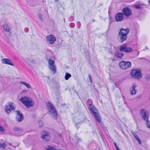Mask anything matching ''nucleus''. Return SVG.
I'll use <instances>...</instances> for the list:
<instances>
[{"instance_id":"nucleus-40","label":"nucleus","mask_w":150,"mask_h":150,"mask_svg":"<svg viewBox=\"0 0 150 150\" xmlns=\"http://www.w3.org/2000/svg\"><path fill=\"white\" fill-rule=\"evenodd\" d=\"M77 24L78 25H79V27H78V28H79L80 27V26H81V23H80V22H77Z\"/></svg>"},{"instance_id":"nucleus-23","label":"nucleus","mask_w":150,"mask_h":150,"mask_svg":"<svg viewBox=\"0 0 150 150\" xmlns=\"http://www.w3.org/2000/svg\"><path fill=\"white\" fill-rule=\"evenodd\" d=\"M13 103L12 102H9L8 104V106L10 110L13 109L14 108V106L13 105Z\"/></svg>"},{"instance_id":"nucleus-12","label":"nucleus","mask_w":150,"mask_h":150,"mask_svg":"<svg viewBox=\"0 0 150 150\" xmlns=\"http://www.w3.org/2000/svg\"><path fill=\"white\" fill-rule=\"evenodd\" d=\"M115 18L117 22H120L124 19L123 14L121 12L118 13L115 15Z\"/></svg>"},{"instance_id":"nucleus-14","label":"nucleus","mask_w":150,"mask_h":150,"mask_svg":"<svg viewBox=\"0 0 150 150\" xmlns=\"http://www.w3.org/2000/svg\"><path fill=\"white\" fill-rule=\"evenodd\" d=\"M137 87V86L135 83L133 84L132 87L130 88V93L132 95L136 94V92L135 88Z\"/></svg>"},{"instance_id":"nucleus-10","label":"nucleus","mask_w":150,"mask_h":150,"mask_svg":"<svg viewBox=\"0 0 150 150\" xmlns=\"http://www.w3.org/2000/svg\"><path fill=\"white\" fill-rule=\"evenodd\" d=\"M16 121L18 122H20L22 121L24 119V117L23 114L19 110L16 111Z\"/></svg>"},{"instance_id":"nucleus-48","label":"nucleus","mask_w":150,"mask_h":150,"mask_svg":"<svg viewBox=\"0 0 150 150\" xmlns=\"http://www.w3.org/2000/svg\"><path fill=\"white\" fill-rule=\"evenodd\" d=\"M138 54H139V52L138 51Z\"/></svg>"},{"instance_id":"nucleus-2","label":"nucleus","mask_w":150,"mask_h":150,"mask_svg":"<svg viewBox=\"0 0 150 150\" xmlns=\"http://www.w3.org/2000/svg\"><path fill=\"white\" fill-rule=\"evenodd\" d=\"M20 100L27 108L33 107L34 105L33 100L30 98L26 97H22L19 99Z\"/></svg>"},{"instance_id":"nucleus-1","label":"nucleus","mask_w":150,"mask_h":150,"mask_svg":"<svg viewBox=\"0 0 150 150\" xmlns=\"http://www.w3.org/2000/svg\"><path fill=\"white\" fill-rule=\"evenodd\" d=\"M45 59L47 61L50 69L53 74H55L57 72V68L55 63V58L53 57H48L46 54L45 55Z\"/></svg>"},{"instance_id":"nucleus-35","label":"nucleus","mask_w":150,"mask_h":150,"mask_svg":"<svg viewBox=\"0 0 150 150\" xmlns=\"http://www.w3.org/2000/svg\"><path fill=\"white\" fill-rule=\"evenodd\" d=\"M114 145L115 146V147L116 149L117 150H120L119 149V148L118 147V146L117 145L116 143L115 142L114 143Z\"/></svg>"},{"instance_id":"nucleus-16","label":"nucleus","mask_w":150,"mask_h":150,"mask_svg":"<svg viewBox=\"0 0 150 150\" xmlns=\"http://www.w3.org/2000/svg\"><path fill=\"white\" fill-rule=\"evenodd\" d=\"M47 40L49 44H53L56 40V38H47Z\"/></svg>"},{"instance_id":"nucleus-43","label":"nucleus","mask_w":150,"mask_h":150,"mask_svg":"<svg viewBox=\"0 0 150 150\" xmlns=\"http://www.w3.org/2000/svg\"><path fill=\"white\" fill-rule=\"evenodd\" d=\"M95 21V19H93L92 20V22H94Z\"/></svg>"},{"instance_id":"nucleus-15","label":"nucleus","mask_w":150,"mask_h":150,"mask_svg":"<svg viewBox=\"0 0 150 150\" xmlns=\"http://www.w3.org/2000/svg\"><path fill=\"white\" fill-rule=\"evenodd\" d=\"M4 30L6 32L10 33V28L9 25L6 24H4L3 25Z\"/></svg>"},{"instance_id":"nucleus-6","label":"nucleus","mask_w":150,"mask_h":150,"mask_svg":"<svg viewBox=\"0 0 150 150\" xmlns=\"http://www.w3.org/2000/svg\"><path fill=\"white\" fill-rule=\"evenodd\" d=\"M131 75L135 78L139 79L141 77V73L139 69H133L131 72Z\"/></svg>"},{"instance_id":"nucleus-7","label":"nucleus","mask_w":150,"mask_h":150,"mask_svg":"<svg viewBox=\"0 0 150 150\" xmlns=\"http://www.w3.org/2000/svg\"><path fill=\"white\" fill-rule=\"evenodd\" d=\"M120 30L119 33V35L121 36L122 38H127V35L129 32V28H121Z\"/></svg>"},{"instance_id":"nucleus-49","label":"nucleus","mask_w":150,"mask_h":150,"mask_svg":"<svg viewBox=\"0 0 150 150\" xmlns=\"http://www.w3.org/2000/svg\"><path fill=\"white\" fill-rule=\"evenodd\" d=\"M55 0L56 1H57V0Z\"/></svg>"},{"instance_id":"nucleus-29","label":"nucleus","mask_w":150,"mask_h":150,"mask_svg":"<svg viewBox=\"0 0 150 150\" xmlns=\"http://www.w3.org/2000/svg\"><path fill=\"white\" fill-rule=\"evenodd\" d=\"M6 147V145L5 144V143H3L2 144L0 143V148H2L3 149H4Z\"/></svg>"},{"instance_id":"nucleus-36","label":"nucleus","mask_w":150,"mask_h":150,"mask_svg":"<svg viewBox=\"0 0 150 150\" xmlns=\"http://www.w3.org/2000/svg\"><path fill=\"white\" fill-rule=\"evenodd\" d=\"M4 131L3 127L0 126V132H3Z\"/></svg>"},{"instance_id":"nucleus-24","label":"nucleus","mask_w":150,"mask_h":150,"mask_svg":"<svg viewBox=\"0 0 150 150\" xmlns=\"http://www.w3.org/2000/svg\"><path fill=\"white\" fill-rule=\"evenodd\" d=\"M132 49L130 47H127L126 48V49L125 51V52H129L132 51Z\"/></svg>"},{"instance_id":"nucleus-3","label":"nucleus","mask_w":150,"mask_h":150,"mask_svg":"<svg viewBox=\"0 0 150 150\" xmlns=\"http://www.w3.org/2000/svg\"><path fill=\"white\" fill-rule=\"evenodd\" d=\"M47 107L48 112L50 115L54 119H56L57 117V114L54 105L51 102H48Z\"/></svg>"},{"instance_id":"nucleus-22","label":"nucleus","mask_w":150,"mask_h":150,"mask_svg":"<svg viewBox=\"0 0 150 150\" xmlns=\"http://www.w3.org/2000/svg\"><path fill=\"white\" fill-rule=\"evenodd\" d=\"M21 83L25 85L28 88H30L31 87L30 85L28 83L24 82H21Z\"/></svg>"},{"instance_id":"nucleus-18","label":"nucleus","mask_w":150,"mask_h":150,"mask_svg":"<svg viewBox=\"0 0 150 150\" xmlns=\"http://www.w3.org/2000/svg\"><path fill=\"white\" fill-rule=\"evenodd\" d=\"M4 110L5 112L7 114H9L10 112V110L8 105H6L4 108Z\"/></svg>"},{"instance_id":"nucleus-20","label":"nucleus","mask_w":150,"mask_h":150,"mask_svg":"<svg viewBox=\"0 0 150 150\" xmlns=\"http://www.w3.org/2000/svg\"><path fill=\"white\" fill-rule=\"evenodd\" d=\"M46 150H56L55 148L51 146H48L46 148Z\"/></svg>"},{"instance_id":"nucleus-8","label":"nucleus","mask_w":150,"mask_h":150,"mask_svg":"<svg viewBox=\"0 0 150 150\" xmlns=\"http://www.w3.org/2000/svg\"><path fill=\"white\" fill-rule=\"evenodd\" d=\"M140 113L142 115V118L145 121L148 120L149 114L148 112L145 109H142L140 110Z\"/></svg>"},{"instance_id":"nucleus-25","label":"nucleus","mask_w":150,"mask_h":150,"mask_svg":"<svg viewBox=\"0 0 150 150\" xmlns=\"http://www.w3.org/2000/svg\"><path fill=\"white\" fill-rule=\"evenodd\" d=\"M134 137L136 138V139L138 141V142L140 144H142V142L141 140L139 139L138 136L137 135H134Z\"/></svg>"},{"instance_id":"nucleus-38","label":"nucleus","mask_w":150,"mask_h":150,"mask_svg":"<svg viewBox=\"0 0 150 150\" xmlns=\"http://www.w3.org/2000/svg\"><path fill=\"white\" fill-rule=\"evenodd\" d=\"M46 38H55V37L52 35H50L47 37Z\"/></svg>"},{"instance_id":"nucleus-32","label":"nucleus","mask_w":150,"mask_h":150,"mask_svg":"<svg viewBox=\"0 0 150 150\" xmlns=\"http://www.w3.org/2000/svg\"><path fill=\"white\" fill-rule=\"evenodd\" d=\"M145 79L148 81L150 79V75H147L146 76Z\"/></svg>"},{"instance_id":"nucleus-17","label":"nucleus","mask_w":150,"mask_h":150,"mask_svg":"<svg viewBox=\"0 0 150 150\" xmlns=\"http://www.w3.org/2000/svg\"><path fill=\"white\" fill-rule=\"evenodd\" d=\"M127 47V45L126 44L123 45L120 47V51H123L125 52V51Z\"/></svg>"},{"instance_id":"nucleus-37","label":"nucleus","mask_w":150,"mask_h":150,"mask_svg":"<svg viewBox=\"0 0 150 150\" xmlns=\"http://www.w3.org/2000/svg\"><path fill=\"white\" fill-rule=\"evenodd\" d=\"M127 38H121L120 41L122 42L124 41H125L126 40Z\"/></svg>"},{"instance_id":"nucleus-46","label":"nucleus","mask_w":150,"mask_h":150,"mask_svg":"<svg viewBox=\"0 0 150 150\" xmlns=\"http://www.w3.org/2000/svg\"><path fill=\"white\" fill-rule=\"evenodd\" d=\"M149 4H150V0H149Z\"/></svg>"},{"instance_id":"nucleus-11","label":"nucleus","mask_w":150,"mask_h":150,"mask_svg":"<svg viewBox=\"0 0 150 150\" xmlns=\"http://www.w3.org/2000/svg\"><path fill=\"white\" fill-rule=\"evenodd\" d=\"M122 12L123 13V14L128 17L130 16L132 14V11L130 8L128 7H125L122 10Z\"/></svg>"},{"instance_id":"nucleus-31","label":"nucleus","mask_w":150,"mask_h":150,"mask_svg":"<svg viewBox=\"0 0 150 150\" xmlns=\"http://www.w3.org/2000/svg\"><path fill=\"white\" fill-rule=\"evenodd\" d=\"M109 24H110L111 23L113 22V20L112 19L111 17L109 16Z\"/></svg>"},{"instance_id":"nucleus-9","label":"nucleus","mask_w":150,"mask_h":150,"mask_svg":"<svg viewBox=\"0 0 150 150\" xmlns=\"http://www.w3.org/2000/svg\"><path fill=\"white\" fill-rule=\"evenodd\" d=\"M41 134V137L42 139L46 141H49L50 137L49 132L45 131L42 132Z\"/></svg>"},{"instance_id":"nucleus-42","label":"nucleus","mask_w":150,"mask_h":150,"mask_svg":"<svg viewBox=\"0 0 150 150\" xmlns=\"http://www.w3.org/2000/svg\"><path fill=\"white\" fill-rule=\"evenodd\" d=\"M89 79L90 80L91 79V76L90 74H89Z\"/></svg>"},{"instance_id":"nucleus-27","label":"nucleus","mask_w":150,"mask_h":150,"mask_svg":"<svg viewBox=\"0 0 150 150\" xmlns=\"http://www.w3.org/2000/svg\"><path fill=\"white\" fill-rule=\"evenodd\" d=\"M38 123L39 124V126L40 127H42L43 126V122L41 120H39L38 121Z\"/></svg>"},{"instance_id":"nucleus-13","label":"nucleus","mask_w":150,"mask_h":150,"mask_svg":"<svg viewBox=\"0 0 150 150\" xmlns=\"http://www.w3.org/2000/svg\"><path fill=\"white\" fill-rule=\"evenodd\" d=\"M2 62L4 64H7L13 66V64L9 59L6 58H4L1 59Z\"/></svg>"},{"instance_id":"nucleus-28","label":"nucleus","mask_w":150,"mask_h":150,"mask_svg":"<svg viewBox=\"0 0 150 150\" xmlns=\"http://www.w3.org/2000/svg\"><path fill=\"white\" fill-rule=\"evenodd\" d=\"M13 129L14 130L17 131L18 132V131H23L22 129H20L18 127H14Z\"/></svg>"},{"instance_id":"nucleus-26","label":"nucleus","mask_w":150,"mask_h":150,"mask_svg":"<svg viewBox=\"0 0 150 150\" xmlns=\"http://www.w3.org/2000/svg\"><path fill=\"white\" fill-rule=\"evenodd\" d=\"M38 17L40 20L41 21H43V20L42 19V15L40 13H39L38 15Z\"/></svg>"},{"instance_id":"nucleus-34","label":"nucleus","mask_w":150,"mask_h":150,"mask_svg":"<svg viewBox=\"0 0 150 150\" xmlns=\"http://www.w3.org/2000/svg\"><path fill=\"white\" fill-rule=\"evenodd\" d=\"M134 7L135 8L137 9H139L140 8L141 6L140 5H136L134 6Z\"/></svg>"},{"instance_id":"nucleus-41","label":"nucleus","mask_w":150,"mask_h":150,"mask_svg":"<svg viewBox=\"0 0 150 150\" xmlns=\"http://www.w3.org/2000/svg\"><path fill=\"white\" fill-rule=\"evenodd\" d=\"M146 48L145 49L143 50L144 51H146V50H148V49L147 48V47L146 46L145 47Z\"/></svg>"},{"instance_id":"nucleus-47","label":"nucleus","mask_w":150,"mask_h":150,"mask_svg":"<svg viewBox=\"0 0 150 150\" xmlns=\"http://www.w3.org/2000/svg\"><path fill=\"white\" fill-rule=\"evenodd\" d=\"M32 62H34V61H33H33Z\"/></svg>"},{"instance_id":"nucleus-33","label":"nucleus","mask_w":150,"mask_h":150,"mask_svg":"<svg viewBox=\"0 0 150 150\" xmlns=\"http://www.w3.org/2000/svg\"><path fill=\"white\" fill-rule=\"evenodd\" d=\"M18 132L20 133V135H23L24 134V133H25V132L24 131L23 129V131H18Z\"/></svg>"},{"instance_id":"nucleus-4","label":"nucleus","mask_w":150,"mask_h":150,"mask_svg":"<svg viewBox=\"0 0 150 150\" xmlns=\"http://www.w3.org/2000/svg\"><path fill=\"white\" fill-rule=\"evenodd\" d=\"M89 109L91 112L93 114L96 121L99 123L101 122L100 116L95 107L92 104L89 105Z\"/></svg>"},{"instance_id":"nucleus-45","label":"nucleus","mask_w":150,"mask_h":150,"mask_svg":"<svg viewBox=\"0 0 150 150\" xmlns=\"http://www.w3.org/2000/svg\"><path fill=\"white\" fill-rule=\"evenodd\" d=\"M59 137H61V134H59Z\"/></svg>"},{"instance_id":"nucleus-5","label":"nucleus","mask_w":150,"mask_h":150,"mask_svg":"<svg viewBox=\"0 0 150 150\" xmlns=\"http://www.w3.org/2000/svg\"><path fill=\"white\" fill-rule=\"evenodd\" d=\"M119 65L121 69H125L131 67V63L129 61H122L120 62Z\"/></svg>"},{"instance_id":"nucleus-19","label":"nucleus","mask_w":150,"mask_h":150,"mask_svg":"<svg viewBox=\"0 0 150 150\" xmlns=\"http://www.w3.org/2000/svg\"><path fill=\"white\" fill-rule=\"evenodd\" d=\"M116 56L119 58H122L124 55L123 53L117 52L115 54Z\"/></svg>"},{"instance_id":"nucleus-39","label":"nucleus","mask_w":150,"mask_h":150,"mask_svg":"<svg viewBox=\"0 0 150 150\" xmlns=\"http://www.w3.org/2000/svg\"><path fill=\"white\" fill-rule=\"evenodd\" d=\"M75 25L74 23H71L70 24V26L71 27L73 28L74 26Z\"/></svg>"},{"instance_id":"nucleus-21","label":"nucleus","mask_w":150,"mask_h":150,"mask_svg":"<svg viewBox=\"0 0 150 150\" xmlns=\"http://www.w3.org/2000/svg\"><path fill=\"white\" fill-rule=\"evenodd\" d=\"M71 76V74L68 73H66L65 76V79L66 80H68L69 79Z\"/></svg>"},{"instance_id":"nucleus-44","label":"nucleus","mask_w":150,"mask_h":150,"mask_svg":"<svg viewBox=\"0 0 150 150\" xmlns=\"http://www.w3.org/2000/svg\"><path fill=\"white\" fill-rule=\"evenodd\" d=\"M90 80L91 82L92 83V80L91 79Z\"/></svg>"},{"instance_id":"nucleus-30","label":"nucleus","mask_w":150,"mask_h":150,"mask_svg":"<svg viewBox=\"0 0 150 150\" xmlns=\"http://www.w3.org/2000/svg\"><path fill=\"white\" fill-rule=\"evenodd\" d=\"M146 121V124L147 127L149 128L150 129V123L149 121L148 120Z\"/></svg>"}]
</instances>
